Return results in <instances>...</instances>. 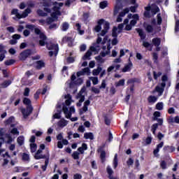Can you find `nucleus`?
I'll return each mask as SVG.
<instances>
[{"label": "nucleus", "mask_w": 179, "mask_h": 179, "mask_svg": "<svg viewBox=\"0 0 179 179\" xmlns=\"http://www.w3.org/2000/svg\"><path fill=\"white\" fill-rule=\"evenodd\" d=\"M35 34L38 36L39 40L38 45L41 47H45L46 45V48L48 50H53L55 52V55L57 56L58 54V51L59 50V48L58 47V44H48L47 41V36L41 31L39 28L35 29Z\"/></svg>", "instance_id": "nucleus-1"}, {"label": "nucleus", "mask_w": 179, "mask_h": 179, "mask_svg": "<svg viewBox=\"0 0 179 179\" xmlns=\"http://www.w3.org/2000/svg\"><path fill=\"white\" fill-rule=\"evenodd\" d=\"M32 54L31 49H26L21 53H20V55L18 57L20 61H26L28 57H29Z\"/></svg>", "instance_id": "nucleus-2"}, {"label": "nucleus", "mask_w": 179, "mask_h": 179, "mask_svg": "<svg viewBox=\"0 0 179 179\" xmlns=\"http://www.w3.org/2000/svg\"><path fill=\"white\" fill-rule=\"evenodd\" d=\"M34 108L33 106H27L26 108H22L21 113L24 118H28V117L33 113Z\"/></svg>", "instance_id": "nucleus-3"}, {"label": "nucleus", "mask_w": 179, "mask_h": 179, "mask_svg": "<svg viewBox=\"0 0 179 179\" xmlns=\"http://www.w3.org/2000/svg\"><path fill=\"white\" fill-rule=\"evenodd\" d=\"M7 54V51L6 50V46L3 44H0V62L3 61L6 58V55Z\"/></svg>", "instance_id": "nucleus-4"}, {"label": "nucleus", "mask_w": 179, "mask_h": 179, "mask_svg": "<svg viewBox=\"0 0 179 179\" xmlns=\"http://www.w3.org/2000/svg\"><path fill=\"white\" fill-rule=\"evenodd\" d=\"M73 38L71 36H65L62 38V43H68V46L69 47H73Z\"/></svg>", "instance_id": "nucleus-5"}, {"label": "nucleus", "mask_w": 179, "mask_h": 179, "mask_svg": "<svg viewBox=\"0 0 179 179\" xmlns=\"http://www.w3.org/2000/svg\"><path fill=\"white\" fill-rule=\"evenodd\" d=\"M104 147H105L104 145H102L99 148L97 149V152H101L100 158L103 163L105 162L106 156V152L105 150H103Z\"/></svg>", "instance_id": "nucleus-6"}, {"label": "nucleus", "mask_w": 179, "mask_h": 179, "mask_svg": "<svg viewBox=\"0 0 179 179\" xmlns=\"http://www.w3.org/2000/svg\"><path fill=\"white\" fill-rule=\"evenodd\" d=\"M136 33L138 34L141 41H144L147 38V34L144 32L143 29L140 28H136Z\"/></svg>", "instance_id": "nucleus-7"}, {"label": "nucleus", "mask_w": 179, "mask_h": 179, "mask_svg": "<svg viewBox=\"0 0 179 179\" xmlns=\"http://www.w3.org/2000/svg\"><path fill=\"white\" fill-rule=\"evenodd\" d=\"M45 67V63L43 60H38L36 62L35 68L38 71H41L43 68Z\"/></svg>", "instance_id": "nucleus-8"}, {"label": "nucleus", "mask_w": 179, "mask_h": 179, "mask_svg": "<svg viewBox=\"0 0 179 179\" xmlns=\"http://www.w3.org/2000/svg\"><path fill=\"white\" fill-rule=\"evenodd\" d=\"M105 22L104 19H101L97 21V25L95 26L94 30L96 33H99L101 30V25H103Z\"/></svg>", "instance_id": "nucleus-9"}, {"label": "nucleus", "mask_w": 179, "mask_h": 179, "mask_svg": "<svg viewBox=\"0 0 179 179\" xmlns=\"http://www.w3.org/2000/svg\"><path fill=\"white\" fill-rule=\"evenodd\" d=\"M164 142H161L157 145V148L154 150L153 152V154L156 157H159V155L158 153L159 152L160 149L164 147Z\"/></svg>", "instance_id": "nucleus-10"}, {"label": "nucleus", "mask_w": 179, "mask_h": 179, "mask_svg": "<svg viewBox=\"0 0 179 179\" xmlns=\"http://www.w3.org/2000/svg\"><path fill=\"white\" fill-rule=\"evenodd\" d=\"M132 66H133V63L131 62V59H129L128 64H125L124 67H123L122 71L123 73L130 71L131 70Z\"/></svg>", "instance_id": "nucleus-11"}, {"label": "nucleus", "mask_w": 179, "mask_h": 179, "mask_svg": "<svg viewBox=\"0 0 179 179\" xmlns=\"http://www.w3.org/2000/svg\"><path fill=\"white\" fill-rule=\"evenodd\" d=\"M166 87V83L165 82H162L161 83V87H159V86H157L155 87V90L159 93L160 94H163L164 93V88Z\"/></svg>", "instance_id": "nucleus-12"}, {"label": "nucleus", "mask_w": 179, "mask_h": 179, "mask_svg": "<svg viewBox=\"0 0 179 179\" xmlns=\"http://www.w3.org/2000/svg\"><path fill=\"white\" fill-rule=\"evenodd\" d=\"M88 147L87 144L85 143H83L81 147L77 149V151H78L81 155L84 154V152L87 150Z\"/></svg>", "instance_id": "nucleus-13"}, {"label": "nucleus", "mask_w": 179, "mask_h": 179, "mask_svg": "<svg viewBox=\"0 0 179 179\" xmlns=\"http://www.w3.org/2000/svg\"><path fill=\"white\" fill-rule=\"evenodd\" d=\"M143 27L145 29L147 33H152L154 31V28L152 25L148 24L146 22H144Z\"/></svg>", "instance_id": "nucleus-14"}, {"label": "nucleus", "mask_w": 179, "mask_h": 179, "mask_svg": "<svg viewBox=\"0 0 179 179\" xmlns=\"http://www.w3.org/2000/svg\"><path fill=\"white\" fill-rule=\"evenodd\" d=\"M106 171H107V173L108 174V179H118L117 178L114 177L113 176V174L114 173V171H113V170H112V169L110 168V166H108L106 167Z\"/></svg>", "instance_id": "nucleus-15"}, {"label": "nucleus", "mask_w": 179, "mask_h": 179, "mask_svg": "<svg viewBox=\"0 0 179 179\" xmlns=\"http://www.w3.org/2000/svg\"><path fill=\"white\" fill-rule=\"evenodd\" d=\"M175 150L176 148L173 146L166 145L165 147L163 148V151L168 152L169 153H172Z\"/></svg>", "instance_id": "nucleus-16"}, {"label": "nucleus", "mask_w": 179, "mask_h": 179, "mask_svg": "<svg viewBox=\"0 0 179 179\" xmlns=\"http://www.w3.org/2000/svg\"><path fill=\"white\" fill-rule=\"evenodd\" d=\"M68 124V122L67 120H66L65 119H62L60 120L58 122H57V126L60 128H64L65 127L66 125Z\"/></svg>", "instance_id": "nucleus-17"}, {"label": "nucleus", "mask_w": 179, "mask_h": 179, "mask_svg": "<svg viewBox=\"0 0 179 179\" xmlns=\"http://www.w3.org/2000/svg\"><path fill=\"white\" fill-rule=\"evenodd\" d=\"M15 63H16V60L15 59H10L6 60L4 62V65L6 66H13Z\"/></svg>", "instance_id": "nucleus-18"}, {"label": "nucleus", "mask_w": 179, "mask_h": 179, "mask_svg": "<svg viewBox=\"0 0 179 179\" xmlns=\"http://www.w3.org/2000/svg\"><path fill=\"white\" fill-rule=\"evenodd\" d=\"M141 82V81L140 80L139 78H134L129 79L127 81V84L128 85H129V84L134 85V83H140Z\"/></svg>", "instance_id": "nucleus-19"}, {"label": "nucleus", "mask_w": 179, "mask_h": 179, "mask_svg": "<svg viewBox=\"0 0 179 179\" xmlns=\"http://www.w3.org/2000/svg\"><path fill=\"white\" fill-rule=\"evenodd\" d=\"M22 103L27 105V107H33V106H31V101L29 98H24L22 100Z\"/></svg>", "instance_id": "nucleus-20"}, {"label": "nucleus", "mask_w": 179, "mask_h": 179, "mask_svg": "<svg viewBox=\"0 0 179 179\" xmlns=\"http://www.w3.org/2000/svg\"><path fill=\"white\" fill-rule=\"evenodd\" d=\"M152 43L155 47H159L161 44V39L159 38H155L152 39Z\"/></svg>", "instance_id": "nucleus-21"}, {"label": "nucleus", "mask_w": 179, "mask_h": 179, "mask_svg": "<svg viewBox=\"0 0 179 179\" xmlns=\"http://www.w3.org/2000/svg\"><path fill=\"white\" fill-rule=\"evenodd\" d=\"M147 101H148L149 103H155L157 101V97L155 96H150L147 98Z\"/></svg>", "instance_id": "nucleus-22"}, {"label": "nucleus", "mask_w": 179, "mask_h": 179, "mask_svg": "<svg viewBox=\"0 0 179 179\" xmlns=\"http://www.w3.org/2000/svg\"><path fill=\"white\" fill-rule=\"evenodd\" d=\"M11 84H12V81L8 80H5L4 82L1 83V87L6 89Z\"/></svg>", "instance_id": "nucleus-23"}, {"label": "nucleus", "mask_w": 179, "mask_h": 179, "mask_svg": "<svg viewBox=\"0 0 179 179\" xmlns=\"http://www.w3.org/2000/svg\"><path fill=\"white\" fill-rule=\"evenodd\" d=\"M17 143H18V145L20 146H22L24 143V137L23 136H20L17 138Z\"/></svg>", "instance_id": "nucleus-24"}, {"label": "nucleus", "mask_w": 179, "mask_h": 179, "mask_svg": "<svg viewBox=\"0 0 179 179\" xmlns=\"http://www.w3.org/2000/svg\"><path fill=\"white\" fill-rule=\"evenodd\" d=\"M22 160L24 162H29L30 161L29 155L26 152H23L22 155Z\"/></svg>", "instance_id": "nucleus-25"}, {"label": "nucleus", "mask_w": 179, "mask_h": 179, "mask_svg": "<svg viewBox=\"0 0 179 179\" xmlns=\"http://www.w3.org/2000/svg\"><path fill=\"white\" fill-rule=\"evenodd\" d=\"M103 118L105 121V124L107 125V126H110V123H111V120L109 119L108 115L105 114V115H103Z\"/></svg>", "instance_id": "nucleus-26"}, {"label": "nucleus", "mask_w": 179, "mask_h": 179, "mask_svg": "<svg viewBox=\"0 0 179 179\" xmlns=\"http://www.w3.org/2000/svg\"><path fill=\"white\" fill-rule=\"evenodd\" d=\"M103 69L101 66H98L96 69L92 71V76H99Z\"/></svg>", "instance_id": "nucleus-27"}, {"label": "nucleus", "mask_w": 179, "mask_h": 179, "mask_svg": "<svg viewBox=\"0 0 179 179\" xmlns=\"http://www.w3.org/2000/svg\"><path fill=\"white\" fill-rule=\"evenodd\" d=\"M84 138H85V139H90L91 141H92V140H94V134H93V133H91V132H90V133H85V134H84Z\"/></svg>", "instance_id": "nucleus-28"}, {"label": "nucleus", "mask_w": 179, "mask_h": 179, "mask_svg": "<svg viewBox=\"0 0 179 179\" xmlns=\"http://www.w3.org/2000/svg\"><path fill=\"white\" fill-rule=\"evenodd\" d=\"M92 55V52L88 50L84 56H83V60H87L90 59V57Z\"/></svg>", "instance_id": "nucleus-29"}, {"label": "nucleus", "mask_w": 179, "mask_h": 179, "mask_svg": "<svg viewBox=\"0 0 179 179\" xmlns=\"http://www.w3.org/2000/svg\"><path fill=\"white\" fill-rule=\"evenodd\" d=\"M15 120V117L14 116H10L8 120H6L4 123H5V125L7 126V125H10V124H12V122H13Z\"/></svg>", "instance_id": "nucleus-30"}, {"label": "nucleus", "mask_w": 179, "mask_h": 179, "mask_svg": "<svg viewBox=\"0 0 179 179\" xmlns=\"http://www.w3.org/2000/svg\"><path fill=\"white\" fill-rule=\"evenodd\" d=\"M125 85V79L120 80L118 82L115 83V86L116 87H120V86H124Z\"/></svg>", "instance_id": "nucleus-31"}, {"label": "nucleus", "mask_w": 179, "mask_h": 179, "mask_svg": "<svg viewBox=\"0 0 179 179\" xmlns=\"http://www.w3.org/2000/svg\"><path fill=\"white\" fill-rule=\"evenodd\" d=\"M65 99H69L65 101L66 106H71V95H69V94L66 95Z\"/></svg>", "instance_id": "nucleus-32"}, {"label": "nucleus", "mask_w": 179, "mask_h": 179, "mask_svg": "<svg viewBox=\"0 0 179 179\" xmlns=\"http://www.w3.org/2000/svg\"><path fill=\"white\" fill-rule=\"evenodd\" d=\"M108 6V1H103L100 2V8L105 9Z\"/></svg>", "instance_id": "nucleus-33"}, {"label": "nucleus", "mask_w": 179, "mask_h": 179, "mask_svg": "<svg viewBox=\"0 0 179 179\" xmlns=\"http://www.w3.org/2000/svg\"><path fill=\"white\" fill-rule=\"evenodd\" d=\"M37 15L41 17H46L48 15L47 13H45L43 10L38 9L37 11Z\"/></svg>", "instance_id": "nucleus-34"}, {"label": "nucleus", "mask_w": 179, "mask_h": 179, "mask_svg": "<svg viewBox=\"0 0 179 179\" xmlns=\"http://www.w3.org/2000/svg\"><path fill=\"white\" fill-rule=\"evenodd\" d=\"M118 166L117 154H115L113 159V167L116 169Z\"/></svg>", "instance_id": "nucleus-35"}, {"label": "nucleus", "mask_w": 179, "mask_h": 179, "mask_svg": "<svg viewBox=\"0 0 179 179\" xmlns=\"http://www.w3.org/2000/svg\"><path fill=\"white\" fill-rule=\"evenodd\" d=\"M69 28V24L68 22H65L63 23L62 26V30L63 31H66Z\"/></svg>", "instance_id": "nucleus-36"}, {"label": "nucleus", "mask_w": 179, "mask_h": 179, "mask_svg": "<svg viewBox=\"0 0 179 179\" xmlns=\"http://www.w3.org/2000/svg\"><path fill=\"white\" fill-rule=\"evenodd\" d=\"M163 22V18H162L161 14L158 13L157 15V23L158 25H161Z\"/></svg>", "instance_id": "nucleus-37"}, {"label": "nucleus", "mask_w": 179, "mask_h": 179, "mask_svg": "<svg viewBox=\"0 0 179 179\" xmlns=\"http://www.w3.org/2000/svg\"><path fill=\"white\" fill-rule=\"evenodd\" d=\"M164 108V103L163 102H158L156 104V109L158 110H162Z\"/></svg>", "instance_id": "nucleus-38"}, {"label": "nucleus", "mask_w": 179, "mask_h": 179, "mask_svg": "<svg viewBox=\"0 0 179 179\" xmlns=\"http://www.w3.org/2000/svg\"><path fill=\"white\" fill-rule=\"evenodd\" d=\"M83 80L82 78H77L76 80H75V81L73 82V84H74V85H83Z\"/></svg>", "instance_id": "nucleus-39"}, {"label": "nucleus", "mask_w": 179, "mask_h": 179, "mask_svg": "<svg viewBox=\"0 0 179 179\" xmlns=\"http://www.w3.org/2000/svg\"><path fill=\"white\" fill-rule=\"evenodd\" d=\"M153 115H154V117H152V120L155 121L158 120V117H160L161 113L159 111H155Z\"/></svg>", "instance_id": "nucleus-40"}, {"label": "nucleus", "mask_w": 179, "mask_h": 179, "mask_svg": "<svg viewBox=\"0 0 179 179\" xmlns=\"http://www.w3.org/2000/svg\"><path fill=\"white\" fill-rule=\"evenodd\" d=\"M31 152L34 153L36 151L37 145L36 143L30 144Z\"/></svg>", "instance_id": "nucleus-41"}, {"label": "nucleus", "mask_w": 179, "mask_h": 179, "mask_svg": "<svg viewBox=\"0 0 179 179\" xmlns=\"http://www.w3.org/2000/svg\"><path fill=\"white\" fill-rule=\"evenodd\" d=\"M79 155L80 153L77 151H75L73 152V155H71V157H73L74 160H78L79 159Z\"/></svg>", "instance_id": "nucleus-42"}, {"label": "nucleus", "mask_w": 179, "mask_h": 179, "mask_svg": "<svg viewBox=\"0 0 179 179\" xmlns=\"http://www.w3.org/2000/svg\"><path fill=\"white\" fill-rule=\"evenodd\" d=\"M159 127V124L157 123H155L154 124L152 125V129H151V131L152 132V134H155L156 130H157Z\"/></svg>", "instance_id": "nucleus-43"}, {"label": "nucleus", "mask_w": 179, "mask_h": 179, "mask_svg": "<svg viewBox=\"0 0 179 179\" xmlns=\"http://www.w3.org/2000/svg\"><path fill=\"white\" fill-rule=\"evenodd\" d=\"M48 163H49V159L48 158H46V159H45L44 165L41 166L43 171H46Z\"/></svg>", "instance_id": "nucleus-44"}, {"label": "nucleus", "mask_w": 179, "mask_h": 179, "mask_svg": "<svg viewBox=\"0 0 179 179\" xmlns=\"http://www.w3.org/2000/svg\"><path fill=\"white\" fill-rule=\"evenodd\" d=\"M152 74L154 75V79L155 80H158V78H159L162 73L161 72H158L157 73L155 72V71H152Z\"/></svg>", "instance_id": "nucleus-45"}, {"label": "nucleus", "mask_w": 179, "mask_h": 179, "mask_svg": "<svg viewBox=\"0 0 179 179\" xmlns=\"http://www.w3.org/2000/svg\"><path fill=\"white\" fill-rule=\"evenodd\" d=\"M103 24V30L109 31L110 22L105 21Z\"/></svg>", "instance_id": "nucleus-46"}, {"label": "nucleus", "mask_w": 179, "mask_h": 179, "mask_svg": "<svg viewBox=\"0 0 179 179\" xmlns=\"http://www.w3.org/2000/svg\"><path fill=\"white\" fill-rule=\"evenodd\" d=\"M117 28L116 27H114L113 30H112V36L113 38H117Z\"/></svg>", "instance_id": "nucleus-47"}, {"label": "nucleus", "mask_w": 179, "mask_h": 179, "mask_svg": "<svg viewBox=\"0 0 179 179\" xmlns=\"http://www.w3.org/2000/svg\"><path fill=\"white\" fill-rule=\"evenodd\" d=\"M138 4H134V6H130L129 10L131 13H136V9L138 8Z\"/></svg>", "instance_id": "nucleus-48"}, {"label": "nucleus", "mask_w": 179, "mask_h": 179, "mask_svg": "<svg viewBox=\"0 0 179 179\" xmlns=\"http://www.w3.org/2000/svg\"><path fill=\"white\" fill-rule=\"evenodd\" d=\"M158 53L154 52L152 53V59L154 60L155 63H158Z\"/></svg>", "instance_id": "nucleus-49"}, {"label": "nucleus", "mask_w": 179, "mask_h": 179, "mask_svg": "<svg viewBox=\"0 0 179 179\" xmlns=\"http://www.w3.org/2000/svg\"><path fill=\"white\" fill-rule=\"evenodd\" d=\"M95 59L97 61L98 63L103 64L104 63V59L101 57V55H98L95 57Z\"/></svg>", "instance_id": "nucleus-50"}, {"label": "nucleus", "mask_w": 179, "mask_h": 179, "mask_svg": "<svg viewBox=\"0 0 179 179\" xmlns=\"http://www.w3.org/2000/svg\"><path fill=\"white\" fill-rule=\"evenodd\" d=\"M31 132H32V134H36V136H38V137L41 136L42 134H43V132H41V131H36V129H33V130L31 131Z\"/></svg>", "instance_id": "nucleus-51"}, {"label": "nucleus", "mask_w": 179, "mask_h": 179, "mask_svg": "<svg viewBox=\"0 0 179 179\" xmlns=\"http://www.w3.org/2000/svg\"><path fill=\"white\" fill-rule=\"evenodd\" d=\"M35 158L36 160H39V159H45L46 158V156L45 155H35L34 157Z\"/></svg>", "instance_id": "nucleus-52"}, {"label": "nucleus", "mask_w": 179, "mask_h": 179, "mask_svg": "<svg viewBox=\"0 0 179 179\" xmlns=\"http://www.w3.org/2000/svg\"><path fill=\"white\" fill-rule=\"evenodd\" d=\"M129 12V9L128 8H125L124 10H123V12L120 13V15L123 17L124 15L128 14Z\"/></svg>", "instance_id": "nucleus-53"}, {"label": "nucleus", "mask_w": 179, "mask_h": 179, "mask_svg": "<svg viewBox=\"0 0 179 179\" xmlns=\"http://www.w3.org/2000/svg\"><path fill=\"white\" fill-rule=\"evenodd\" d=\"M10 134L13 135H19L20 132L17 128H13V129H11Z\"/></svg>", "instance_id": "nucleus-54"}, {"label": "nucleus", "mask_w": 179, "mask_h": 179, "mask_svg": "<svg viewBox=\"0 0 179 179\" xmlns=\"http://www.w3.org/2000/svg\"><path fill=\"white\" fill-rule=\"evenodd\" d=\"M82 72L84 73V74H87L89 75L90 73V69L89 67H85L84 69H82Z\"/></svg>", "instance_id": "nucleus-55"}, {"label": "nucleus", "mask_w": 179, "mask_h": 179, "mask_svg": "<svg viewBox=\"0 0 179 179\" xmlns=\"http://www.w3.org/2000/svg\"><path fill=\"white\" fill-rule=\"evenodd\" d=\"M89 17H90V13H84L83 14V19H84L85 21H87Z\"/></svg>", "instance_id": "nucleus-56"}, {"label": "nucleus", "mask_w": 179, "mask_h": 179, "mask_svg": "<svg viewBox=\"0 0 179 179\" xmlns=\"http://www.w3.org/2000/svg\"><path fill=\"white\" fill-rule=\"evenodd\" d=\"M152 142V138L151 136H148L145 139L146 145H150Z\"/></svg>", "instance_id": "nucleus-57"}, {"label": "nucleus", "mask_w": 179, "mask_h": 179, "mask_svg": "<svg viewBox=\"0 0 179 179\" xmlns=\"http://www.w3.org/2000/svg\"><path fill=\"white\" fill-rule=\"evenodd\" d=\"M160 167L163 170H166V162L165 161H162L160 163Z\"/></svg>", "instance_id": "nucleus-58"}, {"label": "nucleus", "mask_w": 179, "mask_h": 179, "mask_svg": "<svg viewBox=\"0 0 179 179\" xmlns=\"http://www.w3.org/2000/svg\"><path fill=\"white\" fill-rule=\"evenodd\" d=\"M62 110H59V113H55L53 115L54 119H60L61 118Z\"/></svg>", "instance_id": "nucleus-59"}, {"label": "nucleus", "mask_w": 179, "mask_h": 179, "mask_svg": "<svg viewBox=\"0 0 179 179\" xmlns=\"http://www.w3.org/2000/svg\"><path fill=\"white\" fill-rule=\"evenodd\" d=\"M127 164V166H131L134 164V160L131 157H129L127 162H126Z\"/></svg>", "instance_id": "nucleus-60"}, {"label": "nucleus", "mask_w": 179, "mask_h": 179, "mask_svg": "<svg viewBox=\"0 0 179 179\" xmlns=\"http://www.w3.org/2000/svg\"><path fill=\"white\" fill-rule=\"evenodd\" d=\"M29 93H30V89L29 87H25L24 92V96H29Z\"/></svg>", "instance_id": "nucleus-61"}, {"label": "nucleus", "mask_w": 179, "mask_h": 179, "mask_svg": "<svg viewBox=\"0 0 179 179\" xmlns=\"http://www.w3.org/2000/svg\"><path fill=\"white\" fill-rule=\"evenodd\" d=\"M25 76H27V78H29L31 76H34V71L32 70L27 71L25 73Z\"/></svg>", "instance_id": "nucleus-62"}, {"label": "nucleus", "mask_w": 179, "mask_h": 179, "mask_svg": "<svg viewBox=\"0 0 179 179\" xmlns=\"http://www.w3.org/2000/svg\"><path fill=\"white\" fill-rule=\"evenodd\" d=\"M171 122H175V123H177V124H179V117H178V115L175 116L174 120H173V119H171Z\"/></svg>", "instance_id": "nucleus-63"}, {"label": "nucleus", "mask_w": 179, "mask_h": 179, "mask_svg": "<svg viewBox=\"0 0 179 179\" xmlns=\"http://www.w3.org/2000/svg\"><path fill=\"white\" fill-rule=\"evenodd\" d=\"M73 179H83V176L80 173H76L73 175Z\"/></svg>", "instance_id": "nucleus-64"}]
</instances>
